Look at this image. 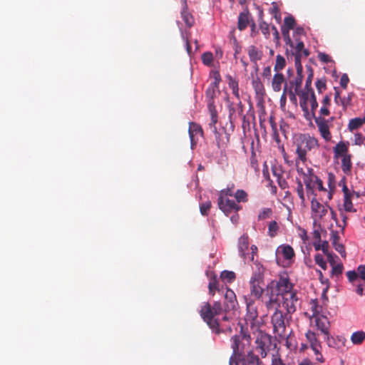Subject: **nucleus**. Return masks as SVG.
<instances>
[{
	"label": "nucleus",
	"instance_id": "obj_30",
	"mask_svg": "<svg viewBox=\"0 0 365 365\" xmlns=\"http://www.w3.org/2000/svg\"><path fill=\"white\" fill-rule=\"evenodd\" d=\"M285 58L281 55H277L276 56V61L274 66V71H275V73H282L280 71L285 67Z\"/></svg>",
	"mask_w": 365,
	"mask_h": 365
},
{
	"label": "nucleus",
	"instance_id": "obj_32",
	"mask_svg": "<svg viewBox=\"0 0 365 365\" xmlns=\"http://www.w3.org/2000/svg\"><path fill=\"white\" fill-rule=\"evenodd\" d=\"M249 22V14L247 11L242 12L240 14L238 19V28L240 30L245 29Z\"/></svg>",
	"mask_w": 365,
	"mask_h": 365
},
{
	"label": "nucleus",
	"instance_id": "obj_34",
	"mask_svg": "<svg viewBox=\"0 0 365 365\" xmlns=\"http://www.w3.org/2000/svg\"><path fill=\"white\" fill-rule=\"evenodd\" d=\"M365 123V118H356L349 120L348 128L352 131L360 128Z\"/></svg>",
	"mask_w": 365,
	"mask_h": 365
},
{
	"label": "nucleus",
	"instance_id": "obj_53",
	"mask_svg": "<svg viewBox=\"0 0 365 365\" xmlns=\"http://www.w3.org/2000/svg\"><path fill=\"white\" fill-rule=\"evenodd\" d=\"M346 276L350 282H353L359 277L358 271H349L346 273Z\"/></svg>",
	"mask_w": 365,
	"mask_h": 365
},
{
	"label": "nucleus",
	"instance_id": "obj_10",
	"mask_svg": "<svg viewBox=\"0 0 365 365\" xmlns=\"http://www.w3.org/2000/svg\"><path fill=\"white\" fill-rule=\"evenodd\" d=\"M282 306L287 310L289 314L294 313L297 307L299 305V298L297 297V291H294L291 293H287L284 296L280 297L279 302H274Z\"/></svg>",
	"mask_w": 365,
	"mask_h": 365
},
{
	"label": "nucleus",
	"instance_id": "obj_38",
	"mask_svg": "<svg viewBox=\"0 0 365 365\" xmlns=\"http://www.w3.org/2000/svg\"><path fill=\"white\" fill-rule=\"evenodd\" d=\"M208 277L210 278V281L208 284V288L210 291V294L213 295L214 294V289H217V280H216V276L210 273V274H207Z\"/></svg>",
	"mask_w": 365,
	"mask_h": 365
},
{
	"label": "nucleus",
	"instance_id": "obj_27",
	"mask_svg": "<svg viewBox=\"0 0 365 365\" xmlns=\"http://www.w3.org/2000/svg\"><path fill=\"white\" fill-rule=\"evenodd\" d=\"M309 309L312 312V314L309 316V319L324 313L323 308L320 305H319L317 300H312L310 302Z\"/></svg>",
	"mask_w": 365,
	"mask_h": 365
},
{
	"label": "nucleus",
	"instance_id": "obj_5",
	"mask_svg": "<svg viewBox=\"0 0 365 365\" xmlns=\"http://www.w3.org/2000/svg\"><path fill=\"white\" fill-rule=\"evenodd\" d=\"M222 311V308L220 302H215L212 307H211L209 303L205 302L201 307L200 313V316L208 326L211 329H216L218 327V322L215 317Z\"/></svg>",
	"mask_w": 365,
	"mask_h": 365
},
{
	"label": "nucleus",
	"instance_id": "obj_37",
	"mask_svg": "<svg viewBox=\"0 0 365 365\" xmlns=\"http://www.w3.org/2000/svg\"><path fill=\"white\" fill-rule=\"evenodd\" d=\"M182 18L185 24L188 27H191L193 25L194 21H195L194 18L187 10H183L182 11Z\"/></svg>",
	"mask_w": 365,
	"mask_h": 365
},
{
	"label": "nucleus",
	"instance_id": "obj_4",
	"mask_svg": "<svg viewBox=\"0 0 365 365\" xmlns=\"http://www.w3.org/2000/svg\"><path fill=\"white\" fill-rule=\"evenodd\" d=\"M232 341L233 355L230 358V365H247L241 360V358L246 351H249L250 336L247 335L235 336L232 339Z\"/></svg>",
	"mask_w": 365,
	"mask_h": 365
},
{
	"label": "nucleus",
	"instance_id": "obj_7",
	"mask_svg": "<svg viewBox=\"0 0 365 365\" xmlns=\"http://www.w3.org/2000/svg\"><path fill=\"white\" fill-rule=\"evenodd\" d=\"M233 196V190L232 188L222 190L220 192L218 198V207L223 213L228 216L232 212H237L240 210L239 206L234 200H230V197Z\"/></svg>",
	"mask_w": 365,
	"mask_h": 365
},
{
	"label": "nucleus",
	"instance_id": "obj_28",
	"mask_svg": "<svg viewBox=\"0 0 365 365\" xmlns=\"http://www.w3.org/2000/svg\"><path fill=\"white\" fill-rule=\"evenodd\" d=\"M287 93L289 94L291 101H297L295 93L294 92H292L291 90L288 91V89L284 88V89H283L282 94L281 95L280 99H279L280 107L282 109H284L285 106H286L287 94Z\"/></svg>",
	"mask_w": 365,
	"mask_h": 365
},
{
	"label": "nucleus",
	"instance_id": "obj_63",
	"mask_svg": "<svg viewBox=\"0 0 365 365\" xmlns=\"http://www.w3.org/2000/svg\"><path fill=\"white\" fill-rule=\"evenodd\" d=\"M319 59L323 62H329V56L324 53H319Z\"/></svg>",
	"mask_w": 365,
	"mask_h": 365
},
{
	"label": "nucleus",
	"instance_id": "obj_2",
	"mask_svg": "<svg viewBox=\"0 0 365 365\" xmlns=\"http://www.w3.org/2000/svg\"><path fill=\"white\" fill-rule=\"evenodd\" d=\"M267 288L271 291L268 304L269 307H274V302H279L281 297L295 291L288 274L285 272L279 275L278 280L271 282Z\"/></svg>",
	"mask_w": 365,
	"mask_h": 365
},
{
	"label": "nucleus",
	"instance_id": "obj_11",
	"mask_svg": "<svg viewBox=\"0 0 365 365\" xmlns=\"http://www.w3.org/2000/svg\"><path fill=\"white\" fill-rule=\"evenodd\" d=\"M264 292L263 279L261 274H255L250 279V295L248 298L259 299Z\"/></svg>",
	"mask_w": 365,
	"mask_h": 365
},
{
	"label": "nucleus",
	"instance_id": "obj_1",
	"mask_svg": "<svg viewBox=\"0 0 365 365\" xmlns=\"http://www.w3.org/2000/svg\"><path fill=\"white\" fill-rule=\"evenodd\" d=\"M311 215L314 227L320 230L332 227V224L329 223V219L337 223L336 214L333 210L328 204L319 202L315 197H312L311 200Z\"/></svg>",
	"mask_w": 365,
	"mask_h": 365
},
{
	"label": "nucleus",
	"instance_id": "obj_14",
	"mask_svg": "<svg viewBox=\"0 0 365 365\" xmlns=\"http://www.w3.org/2000/svg\"><path fill=\"white\" fill-rule=\"evenodd\" d=\"M315 123L321 137L326 142L330 141L332 138L330 132L331 120H326L323 117H318L315 118Z\"/></svg>",
	"mask_w": 365,
	"mask_h": 365
},
{
	"label": "nucleus",
	"instance_id": "obj_6",
	"mask_svg": "<svg viewBox=\"0 0 365 365\" xmlns=\"http://www.w3.org/2000/svg\"><path fill=\"white\" fill-rule=\"evenodd\" d=\"M349 145V142L340 141L333 148L334 158L336 160H341V169L345 173L350 172L352 165Z\"/></svg>",
	"mask_w": 365,
	"mask_h": 365
},
{
	"label": "nucleus",
	"instance_id": "obj_25",
	"mask_svg": "<svg viewBox=\"0 0 365 365\" xmlns=\"http://www.w3.org/2000/svg\"><path fill=\"white\" fill-rule=\"evenodd\" d=\"M314 234L317 239H319L320 236L318 230H314ZM314 246L316 250H322L324 255L328 254L329 252V244L327 241H321L319 240L317 242L314 243Z\"/></svg>",
	"mask_w": 365,
	"mask_h": 365
},
{
	"label": "nucleus",
	"instance_id": "obj_51",
	"mask_svg": "<svg viewBox=\"0 0 365 365\" xmlns=\"http://www.w3.org/2000/svg\"><path fill=\"white\" fill-rule=\"evenodd\" d=\"M297 192L302 201V203L304 204L305 203V197H304V194L303 186L301 183H299V185H297Z\"/></svg>",
	"mask_w": 365,
	"mask_h": 365
},
{
	"label": "nucleus",
	"instance_id": "obj_29",
	"mask_svg": "<svg viewBox=\"0 0 365 365\" xmlns=\"http://www.w3.org/2000/svg\"><path fill=\"white\" fill-rule=\"evenodd\" d=\"M202 63L207 66L214 67L215 60L214 58V55L210 51L205 52L202 54Z\"/></svg>",
	"mask_w": 365,
	"mask_h": 365
},
{
	"label": "nucleus",
	"instance_id": "obj_62",
	"mask_svg": "<svg viewBox=\"0 0 365 365\" xmlns=\"http://www.w3.org/2000/svg\"><path fill=\"white\" fill-rule=\"evenodd\" d=\"M272 365H285L278 357H274L272 361Z\"/></svg>",
	"mask_w": 365,
	"mask_h": 365
},
{
	"label": "nucleus",
	"instance_id": "obj_31",
	"mask_svg": "<svg viewBox=\"0 0 365 365\" xmlns=\"http://www.w3.org/2000/svg\"><path fill=\"white\" fill-rule=\"evenodd\" d=\"M248 54L251 61L256 62L261 59L262 53L255 46H250L248 48Z\"/></svg>",
	"mask_w": 365,
	"mask_h": 365
},
{
	"label": "nucleus",
	"instance_id": "obj_58",
	"mask_svg": "<svg viewBox=\"0 0 365 365\" xmlns=\"http://www.w3.org/2000/svg\"><path fill=\"white\" fill-rule=\"evenodd\" d=\"M299 236L304 241V242H306V241L308 240L307 231L304 229L299 230Z\"/></svg>",
	"mask_w": 365,
	"mask_h": 365
},
{
	"label": "nucleus",
	"instance_id": "obj_20",
	"mask_svg": "<svg viewBox=\"0 0 365 365\" xmlns=\"http://www.w3.org/2000/svg\"><path fill=\"white\" fill-rule=\"evenodd\" d=\"M189 135L191 143V148L193 149L194 145L197 143L199 138L202 136V130L200 126L194 123H190Z\"/></svg>",
	"mask_w": 365,
	"mask_h": 365
},
{
	"label": "nucleus",
	"instance_id": "obj_3",
	"mask_svg": "<svg viewBox=\"0 0 365 365\" xmlns=\"http://www.w3.org/2000/svg\"><path fill=\"white\" fill-rule=\"evenodd\" d=\"M293 144L297 155V163L299 160L304 162L307 160V152L319 148L318 140L308 134L296 135Z\"/></svg>",
	"mask_w": 365,
	"mask_h": 365
},
{
	"label": "nucleus",
	"instance_id": "obj_50",
	"mask_svg": "<svg viewBox=\"0 0 365 365\" xmlns=\"http://www.w3.org/2000/svg\"><path fill=\"white\" fill-rule=\"evenodd\" d=\"M211 207L210 201H206L200 205V212L202 215H205L207 214L208 210Z\"/></svg>",
	"mask_w": 365,
	"mask_h": 365
},
{
	"label": "nucleus",
	"instance_id": "obj_39",
	"mask_svg": "<svg viewBox=\"0 0 365 365\" xmlns=\"http://www.w3.org/2000/svg\"><path fill=\"white\" fill-rule=\"evenodd\" d=\"M228 85L230 88L232 90L233 94L239 98V90H238V83L232 77H228Z\"/></svg>",
	"mask_w": 365,
	"mask_h": 365
},
{
	"label": "nucleus",
	"instance_id": "obj_8",
	"mask_svg": "<svg viewBox=\"0 0 365 365\" xmlns=\"http://www.w3.org/2000/svg\"><path fill=\"white\" fill-rule=\"evenodd\" d=\"M297 170L303 174V181L306 185L308 195H312L313 197L317 198V193L327 189L323 186L322 181L317 175L309 171V175H307L302 172V168H298Z\"/></svg>",
	"mask_w": 365,
	"mask_h": 365
},
{
	"label": "nucleus",
	"instance_id": "obj_45",
	"mask_svg": "<svg viewBox=\"0 0 365 365\" xmlns=\"http://www.w3.org/2000/svg\"><path fill=\"white\" fill-rule=\"evenodd\" d=\"M272 215V211L270 208H264L259 212L258 218L259 220H265L271 217Z\"/></svg>",
	"mask_w": 365,
	"mask_h": 365
},
{
	"label": "nucleus",
	"instance_id": "obj_59",
	"mask_svg": "<svg viewBox=\"0 0 365 365\" xmlns=\"http://www.w3.org/2000/svg\"><path fill=\"white\" fill-rule=\"evenodd\" d=\"M251 250V255L249 256L247 255V258H248L250 260L252 261L254 259V256L257 252V247L255 245H252L250 247Z\"/></svg>",
	"mask_w": 365,
	"mask_h": 365
},
{
	"label": "nucleus",
	"instance_id": "obj_9",
	"mask_svg": "<svg viewBox=\"0 0 365 365\" xmlns=\"http://www.w3.org/2000/svg\"><path fill=\"white\" fill-rule=\"evenodd\" d=\"M296 95L299 96L300 98V106L305 114L309 115V113L314 114L318 106L314 91L312 90H302Z\"/></svg>",
	"mask_w": 365,
	"mask_h": 365
},
{
	"label": "nucleus",
	"instance_id": "obj_56",
	"mask_svg": "<svg viewBox=\"0 0 365 365\" xmlns=\"http://www.w3.org/2000/svg\"><path fill=\"white\" fill-rule=\"evenodd\" d=\"M223 56V52L220 48H216L215 51L214 58L215 61H218L220 58H222Z\"/></svg>",
	"mask_w": 365,
	"mask_h": 365
},
{
	"label": "nucleus",
	"instance_id": "obj_24",
	"mask_svg": "<svg viewBox=\"0 0 365 365\" xmlns=\"http://www.w3.org/2000/svg\"><path fill=\"white\" fill-rule=\"evenodd\" d=\"M238 249L240 255L246 259L247 255H248L247 252L249 250V240L247 235H242L239 238Z\"/></svg>",
	"mask_w": 365,
	"mask_h": 365
},
{
	"label": "nucleus",
	"instance_id": "obj_57",
	"mask_svg": "<svg viewBox=\"0 0 365 365\" xmlns=\"http://www.w3.org/2000/svg\"><path fill=\"white\" fill-rule=\"evenodd\" d=\"M358 274L359 277L362 279H365V265H360L357 268Z\"/></svg>",
	"mask_w": 365,
	"mask_h": 365
},
{
	"label": "nucleus",
	"instance_id": "obj_13",
	"mask_svg": "<svg viewBox=\"0 0 365 365\" xmlns=\"http://www.w3.org/2000/svg\"><path fill=\"white\" fill-rule=\"evenodd\" d=\"M311 326L315 327L325 336L330 333V322L324 313L310 319Z\"/></svg>",
	"mask_w": 365,
	"mask_h": 365
},
{
	"label": "nucleus",
	"instance_id": "obj_47",
	"mask_svg": "<svg viewBox=\"0 0 365 365\" xmlns=\"http://www.w3.org/2000/svg\"><path fill=\"white\" fill-rule=\"evenodd\" d=\"M315 262L324 270H326L327 268V263L325 260L323 259L322 256L319 254L315 255L314 257Z\"/></svg>",
	"mask_w": 365,
	"mask_h": 365
},
{
	"label": "nucleus",
	"instance_id": "obj_64",
	"mask_svg": "<svg viewBox=\"0 0 365 365\" xmlns=\"http://www.w3.org/2000/svg\"><path fill=\"white\" fill-rule=\"evenodd\" d=\"M299 365H314L313 363L308 359H303Z\"/></svg>",
	"mask_w": 365,
	"mask_h": 365
},
{
	"label": "nucleus",
	"instance_id": "obj_17",
	"mask_svg": "<svg viewBox=\"0 0 365 365\" xmlns=\"http://www.w3.org/2000/svg\"><path fill=\"white\" fill-rule=\"evenodd\" d=\"M272 91L274 93H279L284 88H287V82L283 73H274L270 81Z\"/></svg>",
	"mask_w": 365,
	"mask_h": 365
},
{
	"label": "nucleus",
	"instance_id": "obj_60",
	"mask_svg": "<svg viewBox=\"0 0 365 365\" xmlns=\"http://www.w3.org/2000/svg\"><path fill=\"white\" fill-rule=\"evenodd\" d=\"M349 82V78L346 74H344L340 80L341 86L344 88H346Z\"/></svg>",
	"mask_w": 365,
	"mask_h": 365
},
{
	"label": "nucleus",
	"instance_id": "obj_48",
	"mask_svg": "<svg viewBox=\"0 0 365 365\" xmlns=\"http://www.w3.org/2000/svg\"><path fill=\"white\" fill-rule=\"evenodd\" d=\"M331 267H332L331 274L333 275L338 276L342 272L343 265L341 263L338 262V263L332 265Z\"/></svg>",
	"mask_w": 365,
	"mask_h": 365
},
{
	"label": "nucleus",
	"instance_id": "obj_36",
	"mask_svg": "<svg viewBox=\"0 0 365 365\" xmlns=\"http://www.w3.org/2000/svg\"><path fill=\"white\" fill-rule=\"evenodd\" d=\"M220 278L225 283H230L235 278V274L230 271H223L221 273Z\"/></svg>",
	"mask_w": 365,
	"mask_h": 365
},
{
	"label": "nucleus",
	"instance_id": "obj_55",
	"mask_svg": "<svg viewBox=\"0 0 365 365\" xmlns=\"http://www.w3.org/2000/svg\"><path fill=\"white\" fill-rule=\"evenodd\" d=\"M325 255L327 257L328 261L331 266L339 262L336 261V259H337V257L335 255H333L329 252H328V254H326Z\"/></svg>",
	"mask_w": 365,
	"mask_h": 365
},
{
	"label": "nucleus",
	"instance_id": "obj_41",
	"mask_svg": "<svg viewBox=\"0 0 365 365\" xmlns=\"http://www.w3.org/2000/svg\"><path fill=\"white\" fill-rule=\"evenodd\" d=\"M269 11L270 13L274 16L277 22L279 24L281 22L282 17L279 12V9L275 2H273L272 4V7L270 8Z\"/></svg>",
	"mask_w": 365,
	"mask_h": 365
},
{
	"label": "nucleus",
	"instance_id": "obj_18",
	"mask_svg": "<svg viewBox=\"0 0 365 365\" xmlns=\"http://www.w3.org/2000/svg\"><path fill=\"white\" fill-rule=\"evenodd\" d=\"M272 323L274 330L279 335L284 334L285 324L283 314L281 311L277 310L272 317Z\"/></svg>",
	"mask_w": 365,
	"mask_h": 365
},
{
	"label": "nucleus",
	"instance_id": "obj_61",
	"mask_svg": "<svg viewBox=\"0 0 365 365\" xmlns=\"http://www.w3.org/2000/svg\"><path fill=\"white\" fill-rule=\"evenodd\" d=\"M320 114L321 117L322 116H327L329 114V111L327 106H322L320 108Z\"/></svg>",
	"mask_w": 365,
	"mask_h": 365
},
{
	"label": "nucleus",
	"instance_id": "obj_26",
	"mask_svg": "<svg viewBox=\"0 0 365 365\" xmlns=\"http://www.w3.org/2000/svg\"><path fill=\"white\" fill-rule=\"evenodd\" d=\"M350 341L354 346L361 345L365 341V331H356L351 334Z\"/></svg>",
	"mask_w": 365,
	"mask_h": 365
},
{
	"label": "nucleus",
	"instance_id": "obj_43",
	"mask_svg": "<svg viewBox=\"0 0 365 365\" xmlns=\"http://www.w3.org/2000/svg\"><path fill=\"white\" fill-rule=\"evenodd\" d=\"M211 78H212L213 81L212 83V88L214 90L215 88H218V85L221 81L220 75L218 71H214L211 73Z\"/></svg>",
	"mask_w": 365,
	"mask_h": 365
},
{
	"label": "nucleus",
	"instance_id": "obj_40",
	"mask_svg": "<svg viewBox=\"0 0 365 365\" xmlns=\"http://www.w3.org/2000/svg\"><path fill=\"white\" fill-rule=\"evenodd\" d=\"M233 196L235 197L238 202H247L248 200L247 194L243 190H237Z\"/></svg>",
	"mask_w": 365,
	"mask_h": 365
},
{
	"label": "nucleus",
	"instance_id": "obj_42",
	"mask_svg": "<svg viewBox=\"0 0 365 365\" xmlns=\"http://www.w3.org/2000/svg\"><path fill=\"white\" fill-rule=\"evenodd\" d=\"M303 81V76H296L294 80L291 82V85L294 88V93H299L302 91L300 90Z\"/></svg>",
	"mask_w": 365,
	"mask_h": 365
},
{
	"label": "nucleus",
	"instance_id": "obj_33",
	"mask_svg": "<svg viewBox=\"0 0 365 365\" xmlns=\"http://www.w3.org/2000/svg\"><path fill=\"white\" fill-rule=\"evenodd\" d=\"M333 191L329 189H326L322 190V192L317 193L319 196V199L322 202V203L328 204L329 201L332 198Z\"/></svg>",
	"mask_w": 365,
	"mask_h": 365
},
{
	"label": "nucleus",
	"instance_id": "obj_19",
	"mask_svg": "<svg viewBox=\"0 0 365 365\" xmlns=\"http://www.w3.org/2000/svg\"><path fill=\"white\" fill-rule=\"evenodd\" d=\"M245 300L247 304V314L245 320L247 325L252 327L255 324V320L257 317V311L256 307L254 305V300L252 299L245 297Z\"/></svg>",
	"mask_w": 365,
	"mask_h": 365
},
{
	"label": "nucleus",
	"instance_id": "obj_54",
	"mask_svg": "<svg viewBox=\"0 0 365 365\" xmlns=\"http://www.w3.org/2000/svg\"><path fill=\"white\" fill-rule=\"evenodd\" d=\"M335 250L341 254V255L343 257H345L346 256V253H345V249H344V247L343 245L340 244V243H335V245H334Z\"/></svg>",
	"mask_w": 365,
	"mask_h": 365
},
{
	"label": "nucleus",
	"instance_id": "obj_21",
	"mask_svg": "<svg viewBox=\"0 0 365 365\" xmlns=\"http://www.w3.org/2000/svg\"><path fill=\"white\" fill-rule=\"evenodd\" d=\"M324 339L328 346L337 349H340L341 345H344L346 342V339L344 336H336L335 337L332 336L331 333H329L327 335L324 336Z\"/></svg>",
	"mask_w": 365,
	"mask_h": 365
},
{
	"label": "nucleus",
	"instance_id": "obj_52",
	"mask_svg": "<svg viewBox=\"0 0 365 365\" xmlns=\"http://www.w3.org/2000/svg\"><path fill=\"white\" fill-rule=\"evenodd\" d=\"M364 140H365V138L363 137L362 135H361L359 133H356L354 135V143L355 145H361L364 144Z\"/></svg>",
	"mask_w": 365,
	"mask_h": 365
},
{
	"label": "nucleus",
	"instance_id": "obj_22",
	"mask_svg": "<svg viewBox=\"0 0 365 365\" xmlns=\"http://www.w3.org/2000/svg\"><path fill=\"white\" fill-rule=\"evenodd\" d=\"M224 296L225 299V311L234 309L237 304L235 292L230 289H227Z\"/></svg>",
	"mask_w": 365,
	"mask_h": 365
},
{
	"label": "nucleus",
	"instance_id": "obj_35",
	"mask_svg": "<svg viewBox=\"0 0 365 365\" xmlns=\"http://www.w3.org/2000/svg\"><path fill=\"white\" fill-rule=\"evenodd\" d=\"M279 230V225L276 221H271L268 224V235L271 237H275Z\"/></svg>",
	"mask_w": 365,
	"mask_h": 365
},
{
	"label": "nucleus",
	"instance_id": "obj_16",
	"mask_svg": "<svg viewBox=\"0 0 365 365\" xmlns=\"http://www.w3.org/2000/svg\"><path fill=\"white\" fill-rule=\"evenodd\" d=\"M344 203L343 210L346 212H354L356 209L354 207L352 201L359 197V195L354 191H351L347 188L346 185L343 187Z\"/></svg>",
	"mask_w": 365,
	"mask_h": 365
},
{
	"label": "nucleus",
	"instance_id": "obj_49",
	"mask_svg": "<svg viewBox=\"0 0 365 365\" xmlns=\"http://www.w3.org/2000/svg\"><path fill=\"white\" fill-rule=\"evenodd\" d=\"M247 360L248 361L249 364L252 365H258L260 364L259 363V359L257 356H255L251 351H248L247 358Z\"/></svg>",
	"mask_w": 365,
	"mask_h": 365
},
{
	"label": "nucleus",
	"instance_id": "obj_44",
	"mask_svg": "<svg viewBox=\"0 0 365 365\" xmlns=\"http://www.w3.org/2000/svg\"><path fill=\"white\" fill-rule=\"evenodd\" d=\"M327 183H328V187H329L328 189H329L330 190L334 192L336 188V180H335V176L334 174H332V173L328 174Z\"/></svg>",
	"mask_w": 365,
	"mask_h": 365
},
{
	"label": "nucleus",
	"instance_id": "obj_15",
	"mask_svg": "<svg viewBox=\"0 0 365 365\" xmlns=\"http://www.w3.org/2000/svg\"><path fill=\"white\" fill-rule=\"evenodd\" d=\"M277 260L279 263L282 260H284L286 264H289L292 259L294 257L293 248L288 245H279L276 250Z\"/></svg>",
	"mask_w": 365,
	"mask_h": 365
},
{
	"label": "nucleus",
	"instance_id": "obj_46",
	"mask_svg": "<svg viewBox=\"0 0 365 365\" xmlns=\"http://www.w3.org/2000/svg\"><path fill=\"white\" fill-rule=\"evenodd\" d=\"M253 86L257 94L263 96L264 94V88L262 83L259 81H254Z\"/></svg>",
	"mask_w": 365,
	"mask_h": 365
},
{
	"label": "nucleus",
	"instance_id": "obj_23",
	"mask_svg": "<svg viewBox=\"0 0 365 365\" xmlns=\"http://www.w3.org/2000/svg\"><path fill=\"white\" fill-rule=\"evenodd\" d=\"M294 23H295L294 19L291 16H287L284 19V26L282 28V31L284 36L287 43H291V39L289 36V32L290 29H293V27L294 26Z\"/></svg>",
	"mask_w": 365,
	"mask_h": 365
},
{
	"label": "nucleus",
	"instance_id": "obj_12",
	"mask_svg": "<svg viewBox=\"0 0 365 365\" xmlns=\"http://www.w3.org/2000/svg\"><path fill=\"white\" fill-rule=\"evenodd\" d=\"M305 336L311 349L316 355V360L320 363L324 362V357L321 354L322 344L317 338V334L312 330H308L305 334Z\"/></svg>",
	"mask_w": 365,
	"mask_h": 365
}]
</instances>
